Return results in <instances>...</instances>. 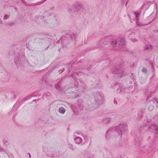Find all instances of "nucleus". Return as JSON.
I'll list each match as a JSON object with an SVG mask.
<instances>
[{
  "mask_svg": "<svg viewBox=\"0 0 158 158\" xmlns=\"http://www.w3.org/2000/svg\"><path fill=\"white\" fill-rule=\"evenodd\" d=\"M82 139L79 137H76L75 139V142L76 143L79 144L81 142Z\"/></svg>",
  "mask_w": 158,
  "mask_h": 158,
  "instance_id": "1",
  "label": "nucleus"
},
{
  "mask_svg": "<svg viewBox=\"0 0 158 158\" xmlns=\"http://www.w3.org/2000/svg\"><path fill=\"white\" fill-rule=\"evenodd\" d=\"M59 112L61 114H64L65 112V109L63 107L59 108Z\"/></svg>",
  "mask_w": 158,
  "mask_h": 158,
  "instance_id": "2",
  "label": "nucleus"
},
{
  "mask_svg": "<svg viewBox=\"0 0 158 158\" xmlns=\"http://www.w3.org/2000/svg\"><path fill=\"white\" fill-rule=\"evenodd\" d=\"M135 14L136 15V19H138V16L139 15V13L135 12Z\"/></svg>",
  "mask_w": 158,
  "mask_h": 158,
  "instance_id": "3",
  "label": "nucleus"
},
{
  "mask_svg": "<svg viewBox=\"0 0 158 158\" xmlns=\"http://www.w3.org/2000/svg\"><path fill=\"white\" fill-rule=\"evenodd\" d=\"M9 17V16L7 15H5L4 17V19H6L7 18H8Z\"/></svg>",
  "mask_w": 158,
  "mask_h": 158,
  "instance_id": "4",
  "label": "nucleus"
},
{
  "mask_svg": "<svg viewBox=\"0 0 158 158\" xmlns=\"http://www.w3.org/2000/svg\"><path fill=\"white\" fill-rule=\"evenodd\" d=\"M142 71L144 73H146L147 72V70L145 68H143L142 70Z\"/></svg>",
  "mask_w": 158,
  "mask_h": 158,
  "instance_id": "5",
  "label": "nucleus"
},
{
  "mask_svg": "<svg viewBox=\"0 0 158 158\" xmlns=\"http://www.w3.org/2000/svg\"><path fill=\"white\" fill-rule=\"evenodd\" d=\"M117 43V41L116 40H114V41H113L112 42V43L113 44H116Z\"/></svg>",
  "mask_w": 158,
  "mask_h": 158,
  "instance_id": "6",
  "label": "nucleus"
},
{
  "mask_svg": "<svg viewBox=\"0 0 158 158\" xmlns=\"http://www.w3.org/2000/svg\"><path fill=\"white\" fill-rule=\"evenodd\" d=\"M152 49V47L150 45H149V47H147V49Z\"/></svg>",
  "mask_w": 158,
  "mask_h": 158,
  "instance_id": "7",
  "label": "nucleus"
},
{
  "mask_svg": "<svg viewBox=\"0 0 158 158\" xmlns=\"http://www.w3.org/2000/svg\"><path fill=\"white\" fill-rule=\"evenodd\" d=\"M114 104H116L117 103V101L116 100H114Z\"/></svg>",
  "mask_w": 158,
  "mask_h": 158,
  "instance_id": "8",
  "label": "nucleus"
},
{
  "mask_svg": "<svg viewBox=\"0 0 158 158\" xmlns=\"http://www.w3.org/2000/svg\"><path fill=\"white\" fill-rule=\"evenodd\" d=\"M60 70L59 71V72H60V73H62V71H61V72H60Z\"/></svg>",
  "mask_w": 158,
  "mask_h": 158,
  "instance_id": "9",
  "label": "nucleus"
},
{
  "mask_svg": "<svg viewBox=\"0 0 158 158\" xmlns=\"http://www.w3.org/2000/svg\"><path fill=\"white\" fill-rule=\"evenodd\" d=\"M157 127H156H156H155V129H157Z\"/></svg>",
  "mask_w": 158,
  "mask_h": 158,
  "instance_id": "10",
  "label": "nucleus"
},
{
  "mask_svg": "<svg viewBox=\"0 0 158 158\" xmlns=\"http://www.w3.org/2000/svg\"><path fill=\"white\" fill-rule=\"evenodd\" d=\"M29 154V157H31V155H30V154Z\"/></svg>",
  "mask_w": 158,
  "mask_h": 158,
  "instance_id": "11",
  "label": "nucleus"
}]
</instances>
